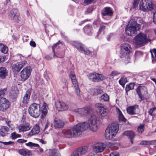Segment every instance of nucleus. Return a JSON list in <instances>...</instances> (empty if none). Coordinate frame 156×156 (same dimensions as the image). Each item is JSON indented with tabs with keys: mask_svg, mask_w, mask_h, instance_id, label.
Instances as JSON below:
<instances>
[{
	"mask_svg": "<svg viewBox=\"0 0 156 156\" xmlns=\"http://www.w3.org/2000/svg\"><path fill=\"white\" fill-rule=\"evenodd\" d=\"M81 52L84 53L85 54L87 55H89V54H90L91 53V52L87 48H86L85 47V46H84L83 48V50H81L80 51Z\"/></svg>",
	"mask_w": 156,
	"mask_h": 156,
	"instance_id": "nucleus-43",
	"label": "nucleus"
},
{
	"mask_svg": "<svg viewBox=\"0 0 156 156\" xmlns=\"http://www.w3.org/2000/svg\"><path fill=\"white\" fill-rule=\"evenodd\" d=\"M0 50L4 54H6L8 51V47L5 45L0 44Z\"/></svg>",
	"mask_w": 156,
	"mask_h": 156,
	"instance_id": "nucleus-35",
	"label": "nucleus"
},
{
	"mask_svg": "<svg viewBox=\"0 0 156 156\" xmlns=\"http://www.w3.org/2000/svg\"><path fill=\"white\" fill-rule=\"evenodd\" d=\"M69 76L75 89L77 95L79 96H80V89L74 72L71 71Z\"/></svg>",
	"mask_w": 156,
	"mask_h": 156,
	"instance_id": "nucleus-9",
	"label": "nucleus"
},
{
	"mask_svg": "<svg viewBox=\"0 0 156 156\" xmlns=\"http://www.w3.org/2000/svg\"><path fill=\"white\" fill-rule=\"evenodd\" d=\"M92 10L91 8L89 7L87 8V10L85 11V14L91 13L92 12Z\"/></svg>",
	"mask_w": 156,
	"mask_h": 156,
	"instance_id": "nucleus-58",
	"label": "nucleus"
},
{
	"mask_svg": "<svg viewBox=\"0 0 156 156\" xmlns=\"http://www.w3.org/2000/svg\"><path fill=\"white\" fill-rule=\"evenodd\" d=\"M8 130L9 129L7 127H2L0 129V134L2 136H5L7 134Z\"/></svg>",
	"mask_w": 156,
	"mask_h": 156,
	"instance_id": "nucleus-33",
	"label": "nucleus"
},
{
	"mask_svg": "<svg viewBox=\"0 0 156 156\" xmlns=\"http://www.w3.org/2000/svg\"><path fill=\"white\" fill-rule=\"evenodd\" d=\"M17 95H16L14 94H11L10 93L9 95V98L12 101H14L16 100V98H17Z\"/></svg>",
	"mask_w": 156,
	"mask_h": 156,
	"instance_id": "nucleus-51",
	"label": "nucleus"
},
{
	"mask_svg": "<svg viewBox=\"0 0 156 156\" xmlns=\"http://www.w3.org/2000/svg\"><path fill=\"white\" fill-rule=\"evenodd\" d=\"M21 135L20 134L16 133L15 132H13L11 134V137L12 139L21 137Z\"/></svg>",
	"mask_w": 156,
	"mask_h": 156,
	"instance_id": "nucleus-44",
	"label": "nucleus"
},
{
	"mask_svg": "<svg viewBox=\"0 0 156 156\" xmlns=\"http://www.w3.org/2000/svg\"><path fill=\"white\" fill-rule=\"evenodd\" d=\"M25 145L26 146L30 147L31 148H33L34 147H39V145L38 144H34L30 142H29L27 143H26Z\"/></svg>",
	"mask_w": 156,
	"mask_h": 156,
	"instance_id": "nucleus-39",
	"label": "nucleus"
},
{
	"mask_svg": "<svg viewBox=\"0 0 156 156\" xmlns=\"http://www.w3.org/2000/svg\"><path fill=\"white\" fill-rule=\"evenodd\" d=\"M117 113L118 115V117H124L122 113L121 112L118 108H117L116 109Z\"/></svg>",
	"mask_w": 156,
	"mask_h": 156,
	"instance_id": "nucleus-54",
	"label": "nucleus"
},
{
	"mask_svg": "<svg viewBox=\"0 0 156 156\" xmlns=\"http://www.w3.org/2000/svg\"><path fill=\"white\" fill-rule=\"evenodd\" d=\"M138 105H135L129 106L126 109L127 112L129 114L133 115L136 114L138 110Z\"/></svg>",
	"mask_w": 156,
	"mask_h": 156,
	"instance_id": "nucleus-21",
	"label": "nucleus"
},
{
	"mask_svg": "<svg viewBox=\"0 0 156 156\" xmlns=\"http://www.w3.org/2000/svg\"><path fill=\"white\" fill-rule=\"evenodd\" d=\"M121 73L117 71H113L111 73V76L113 77L120 74Z\"/></svg>",
	"mask_w": 156,
	"mask_h": 156,
	"instance_id": "nucleus-52",
	"label": "nucleus"
},
{
	"mask_svg": "<svg viewBox=\"0 0 156 156\" xmlns=\"http://www.w3.org/2000/svg\"><path fill=\"white\" fill-rule=\"evenodd\" d=\"M62 43L60 42V41H58L57 43H56L52 47V49L53 50V51L54 53V56H55L56 57H59V58H62L63 57V56H60L58 54H55V49L56 48H59L62 47Z\"/></svg>",
	"mask_w": 156,
	"mask_h": 156,
	"instance_id": "nucleus-28",
	"label": "nucleus"
},
{
	"mask_svg": "<svg viewBox=\"0 0 156 156\" xmlns=\"http://www.w3.org/2000/svg\"><path fill=\"white\" fill-rule=\"evenodd\" d=\"M84 32L87 34L91 35L93 33L92 26L90 25H87L83 28Z\"/></svg>",
	"mask_w": 156,
	"mask_h": 156,
	"instance_id": "nucleus-30",
	"label": "nucleus"
},
{
	"mask_svg": "<svg viewBox=\"0 0 156 156\" xmlns=\"http://www.w3.org/2000/svg\"><path fill=\"white\" fill-rule=\"evenodd\" d=\"M75 112L80 114L81 116H88V114H91L92 108L90 107H85L75 110Z\"/></svg>",
	"mask_w": 156,
	"mask_h": 156,
	"instance_id": "nucleus-11",
	"label": "nucleus"
},
{
	"mask_svg": "<svg viewBox=\"0 0 156 156\" xmlns=\"http://www.w3.org/2000/svg\"><path fill=\"white\" fill-rule=\"evenodd\" d=\"M49 156H61L60 154L55 150H51L49 151Z\"/></svg>",
	"mask_w": 156,
	"mask_h": 156,
	"instance_id": "nucleus-36",
	"label": "nucleus"
},
{
	"mask_svg": "<svg viewBox=\"0 0 156 156\" xmlns=\"http://www.w3.org/2000/svg\"><path fill=\"white\" fill-rule=\"evenodd\" d=\"M148 41L147 37L146 34L140 33L136 36L133 42L136 45H143Z\"/></svg>",
	"mask_w": 156,
	"mask_h": 156,
	"instance_id": "nucleus-6",
	"label": "nucleus"
},
{
	"mask_svg": "<svg viewBox=\"0 0 156 156\" xmlns=\"http://www.w3.org/2000/svg\"><path fill=\"white\" fill-rule=\"evenodd\" d=\"M0 143L3 144L5 145H8L11 144L13 143V142L11 141H9L8 142H4L2 141H0Z\"/></svg>",
	"mask_w": 156,
	"mask_h": 156,
	"instance_id": "nucleus-57",
	"label": "nucleus"
},
{
	"mask_svg": "<svg viewBox=\"0 0 156 156\" xmlns=\"http://www.w3.org/2000/svg\"><path fill=\"white\" fill-rule=\"evenodd\" d=\"M134 84L133 83H130L129 85L126 86L125 90L126 92L129 91V90H132L134 88Z\"/></svg>",
	"mask_w": 156,
	"mask_h": 156,
	"instance_id": "nucleus-41",
	"label": "nucleus"
},
{
	"mask_svg": "<svg viewBox=\"0 0 156 156\" xmlns=\"http://www.w3.org/2000/svg\"><path fill=\"white\" fill-rule=\"evenodd\" d=\"M7 87L0 89V98H4L3 97L4 96L5 94L7 93Z\"/></svg>",
	"mask_w": 156,
	"mask_h": 156,
	"instance_id": "nucleus-38",
	"label": "nucleus"
},
{
	"mask_svg": "<svg viewBox=\"0 0 156 156\" xmlns=\"http://www.w3.org/2000/svg\"><path fill=\"white\" fill-rule=\"evenodd\" d=\"M123 135L127 136L130 139V142L131 144H133V138L134 137L135 135L133 131L131 130L125 131L123 133Z\"/></svg>",
	"mask_w": 156,
	"mask_h": 156,
	"instance_id": "nucleus-27",
	"label": "nucleus"
},
{
	"mask_svg": "<svg viewBox=\"0 0 156 156\" xmlns=\"http://www.w3.org/2000/svg\"><path fill=\"white\" fill-rule=\"evenodd\" d=\"M108 111V108L105 106L99 110V113L101 116H104L107 115Z\"/></svg>",
	"mask_w": 156,
	"mask_h": 156,
	"instance_id": "nucleus-34",
	"label": "nucleus"
},
{
	"mask_svg": "<svg viewBox=\"0 0 156 156\" xmlns=\"http://www.w3.org/2000/svg\"><path fill=\"white\" fill-rule=\"evenodd\" d=\"M75 126L72 128L65 130L62 132V133L64 137L70 138L76 137L79 135L76 130L75 129Z\"/></svg>",
	"mask_w": 156,
	"mask_h": 156,
	"instance_id": "nucleus-8",
	"label": "nucleus"
},
{
	"mask_svg": "<svg viewBox=\"0 0 156 156\" xmlns=\"http://www.w3.org/2000/svg\"><path fill=\"white\" fill-rule=\"evenodd\" d=\"M140 28V26L137 23L133 20H131L126 25L125 30L127 34L129 36H133L136 34L137 31Z\"/></svg>",
	"mask_w": 156,
	"mask_h": 156,
	"instance_id": "nucleus-3",
	"label": "nucleus"
},
{
	"mask_svg": "<svg viewBox=\"0 0 156 156\" xmlns=\"http://www.w3.org/2000/svg\"><path fill=\"white\" fill-rule=\"evenodd\" d=\"M73 45L80 52L83 50L84 45L78 41H74L72 43Z\"/></svg>",
	"mask_w": 156,
	"mask_h": 156,
	"instance_id": "nucleus-32",
	"label": "nucleus"
},
{
	"mask_svg": "<svg viewBox=\"0 0 156 156\" xmlns=\"http://www.w3.org/2000/svg\"><path fill=\"white\" fill-rule=\"evenodd\" d=\"M95 105L96 107L99 110L101 108H102L103 107H104L106 106L104 104H101L100 103H97L95 104Z\"/></svg>",
	"mask_w": 156,
	"mask_h": 156,
	"instance_id": "nucleus-50",
	"label": "nucleus"
},
{
	"mask_svg": "<svg viewBox=\"0 0 156 156\" xmlns=\"http://www.w3.org/2000/svg\"><path fill=\"white\" fill-rule=\"evenodd\" d=\"M156 110V107L151 108L148 111L149 114L151 116H154V114L155 110Z\"/></svg>",
	"mask_w": 156,
	"mask_h": 156,
	"instance_id": "nucleus-48",
	"label": "nucleus"
},
{
	"mask_svg": "<svg viewBox=\"0 0 156 156\" xmlns=\"http://www.w3.org/2000/svg\"><path fill=\"white\" fill-rule=\"evenodd\" d=\"M92 148L95 153H101L104 150L105 146L102 143H96L93 145Z\"/></svg>",
	"mask_w": 156,
	"mask_h": 156,
	"instance_id": "nucleus-13",
	"label": "nucleus"
},
{
	"mask_svg": "<svg viewBox=\"0 0 156 156\" xmlns=\"http://www.w3.org/2000/svg\"><path fill=\"white\" fill-rule=\"evenodd\" d=\"M31 72V69L30 66L25 68L21 72V77L22 79L25 80L29 77Z\"/></svg>",
	"mask_w": 156,
	"mask_h": 156,
	"instance_id": "nucleus-14",
	"label": "nucleus"
},
{
	"mask_svg": "<svg viewBox=\"0 0 156 156\" xmlns=\"http://www.w3.org/2000/svg\"><path fill=\"white\" fill-rule=\"evenodd\" d=\"M26 140H24L23 139H19L17 140V142L20 143H23L27 142Z\"/></svg>",
	"mask_w": 156,
	"mask_h": 156,
	"instance_id": "nucleus-60",
	"label": "nucleus"
},
{
	"mask_svg": "<svg viewBox=\"0 0 156 156\" xmlns=\"http://www.w3.org/2000/svg\"><path fill=\"white\" fill-rule=\"evenodd\" d=\"M30 44L31 46L34 47H35L36 46V44L34 41H31L30 42Z\"/></svg>",
	"mask_w": 156,
	"mask_h": 156,
	"instance_id": "nucleus-62",
	"label": "nucleus"
},
{
	"mask_svg": "<svg viewBox=\"0 0 156 156\" xmlns=\"http://www.w3.org/2000/svg\"><path fill=\"white\" fill-rule=\"evenodd\" d=\"M102 91L98 89H92L91 90V94L94 95H97L99 94H101Z\"/></svg>",
	"mask_w": 156,
	"mask_h": 156,
	"instance_id": "nucleus-37",
	"label": "nucleus"
},
{
	"mask_svg": "<svg viewBox=\"0 0 156 156\" xmlns=\"http://www.w3.org/2000/svg\"><path fill=\"white\" fill-rule=\"evenodd\" d=\"M30 124L29 123H25L21 124L17 127L19 133L28 131L30 129Z\"/></svg>",
	"mask_w": 156,
	"mask_h": 156,
	"instance_id": "nucleus-20",
	"label": "nucleus"
},
{
	"mask_svg": "<svg viewBox=\"0 0 156 156\" xmlns=\"http://www.w3.org/2000/svg\"><path fill=\"white\" fill-rule=\"evenodd\" d=\"M109 156H119V154L118 152L116 151H114L110 154Z\"/></svg>",
	"mask_w": 156,
	"mask_h": 156,
	"instance_id": "nucleus-55",
	"label": "nucleus"
},
{
	"mask_svg": "<svg viewBox=\"0 0 156 156\" xmlns=\"http://www.w3.org/2000/svg\"><path fill=\"white\" fill-rule=\"evenodd\" d=\"M139 1L137 0H134L133 3V6L134 8H136L138 5Z\"/></svg>",
	"mask_w": 156,
	"mask_h": 156,
	"instance_id": "nucleus-61",
	"label": "nucleus"
},
{
	"mask_svg": "<svg viewBox=\"0 0 156 156\" xmlns=\"http://www.w3.org/2000/svg\"><path fill=\"white\" fill-rule=\"evenodd\" d=\"M151 55V57L152 58V62L154 61L153 59L154 58H156V49L154 48L153 49L152 51H150Z\"/></svg>",
	"mask_w": 156,
	"mask_h": 156,
	"instance_id": "nucleus-45",
	"label": "nucleus"
},
{
	"mask_svg": "<svg viewBox=\"0 0 156 156\" xmlns=\"http://www.w3.org/2000/svg\"><path fill=\"white\" fill-rule=\"evenodd\" d=\"M39 104L33 103L30 106L29 108V113L30 115L33 117H38L40 113Z\"/></svg>",
	"mask_w": 156,
	"mask_h": 156,
	"instance_id": "nucleus-7",
	"label": "nucleus"
},
{
	"mask_svg": "<svg viewBox=\"0 0 156 156\" xmlns=\"http://www.w3.org/2000/svg\"><path fill=\"white\" fill-rule=\"evenodd\" d=\"M26 62V61H24L21 62H18L13 65L12 67L13 70L17 72L20 71Z\"/></svg>",
	"mask_w": 156,
	"mask_h": 156,
	"instance_id": "nucleus-22",
	"label": "nucleus"
},
{
	"mask_svg": "<svg viewBox=\"0 0 156 156\" xmlns=\"http://www.w3.org/2000/svg\"><path fill=\"white\" fill-rule=\"evenodd\" d=\"M136 91L141 100H144L145 99L144 96L147 93L146 87H139L136 89Z\"/></svg>",
	"mask_w": 156,
	"mask_h": 156,
	"instance_id": "nucleus-15",
	"label": "nucleus"
},
{
	"mask_svg": "<svg viewBox=\"0 0 156 156\" xmlns=\"http://www.w3.org/2000/svg\"><path fill=\"white\" fill-rule=\"evenodd\" d=\"M105 119L104 118H91L88 122L80 123L74 126L79 135L89 128L90 130L94 132L97 131L99 127L104 124Z\"/></svg>",
	"mask_w": 156,
	"mask_h": 156,
	"instance_id": "nucleus-1",
	"label": "nucleus"
},
{
	"mask_svg": "<svg viewBox=\"0 0 156 156\" xmlns=\"http://www.w3.org/2000/svg\"><path fill=\"white\" fill-rule=\"evenodd\" d=\"M10 105V102L5 98H0V110L5 111L9 108Z\"/></svg>",
	"mask_w": 156,
	"mask_h": 156,
	"instance_id": "nucleus-12",
	"label": "nucleus"
},
{
	"mask_svg": "<svg viewBox=\"0 0 156 156\" xmlns=\"http://www.w3.org/2000/svg\"><path fill=\"white\" fill-rule=\"evenodd\" d=\"M53 125L55 129H61L63 127L64 122L58 118H55L54 119Z\"/></svg>",
	"mask_w": 156,
	"mask_h": 156,
	"instance_id": "nucleus-17",
	"label": "nucleus"
},
{
	"mask_svg": "<svg viewBox=\"0 0 156 156\" xmlns=\"http://www.w3.org/2000/svg\"><path fill=\"white\" fill-rule=\"evenodd\" d=\"M154 5L151 0H142L139 4V8L144 12H148L152 10Z\"/></svg>",
	"mask_w": 156,
	"mask_h": 156,
	"instance_id": "nucleus-5",
	"label": "nucleus"
},
{
	"mask_svg": "<svg viewBox=\"0 0 156 156\" xmlns=\"http://www.w3.org/2000/svg\"><path fill=\"white\" fill-rule=\"evenodd\" d=\"M77 150L80 156H81L84 155L87 152L88 148L87 146H84L78 148Z\"/></svg>",
	"mask_w": 156,
	"mask_h": 156,
	"instance_id": "nucleus-29",
	"label": "nucleus"
},
{
	"mask_svg": "<svg viewBox=\"0 0 156 156\" xmlns=\"http://www.w3.org/2000/svg\"><path fill=\"white\" fill-rule=\"evenodd\" d=\"M119 124L116 122L110 124L106 128L105 136L108 140H111L115 137L119 130Z\"/></svg>",
	"mask_w": 156,
	"mask_h": 156,
	"instance_id": "nucleus-2",
	"label": "nucleus"
},
{
	"mask_svg": "<svg viewBox=\"0 0 156 156\" xmlns=\"http://www.w3.org/2000/svg\"><path fill=\"white\" fill-rule=\"evenodd\" d=\"M19 93V91L17 87H13L12 88L10 93L17 96Z\"/></svg>",
	"mask_w": 156,
	"mask_h": 156,
	"instance_id": "nucleus-40",
	"label": "nucleus"
},
{
	"mask_svg": "<svg viewBox=\"0 0 156 156\" xmlns=\"http://www.w3.org/2000/svg\"><path fill=\"white\" fill-rule=\"evenodd\" d=\"M119 120L120 122H125L126 121V119L125 118H119Z\"/></svg>",
	"mask_w": 156,
	"mask_h": 156,
	"instance_id": "nucleus-64",
	"label": "nucleus"
},
{
	"mask_svg": "<svg viewBox=\"0 0 156 156\" xmlns=\"http://www.w3.org/2000/svg\"><path fill=\"white\" fill-rule=\"evenodd\" d=\"M8 71L4 67H0V78L2 79H4L8 75Z\"/></svg>",
	"mask_w": 156,
	"mask_h": 156,
	"instance_id": "nucleus-26",
	"label": "nucleus"
},
{
	"mask_svg": "<svg viewBox=\"0 0 156 156\" xmlns=\"http://www.w3.org/2000/svg\"><path fill=\"white\" fill-rule=\"evenodd\" d=\"M126 81V79L124 78H121L119 80V84L122 86H124L125 83Z\"/></svg>",
	"mask_w": 156,
	"mask_h": 156,
	"instance_id": "nucleus-46",
	"label": "nucleus"
},
{
	"mask_svg": "<svg viewBox=\"0 0 156 156\" xmlns=\"http://www.w3.org/2000/svg\"><path fill=\"white\" fill-rule=\"evenodd\" d=\"M70 156H80L77 149L71 154Z\"/></svg>",
	"mask_w": 156,
	"mask_h": 156,
	"instance_id": "nucleus-56",
	"label": "nucleus"
},
{
	"mask_svg": "<svg viewBox=\"0 0 156 156\" xmlns=\"http://www.w3.org/2000/svg\"><path fill=\"white\" fill-rule=\"evenodd\" d=\"M144 130V125H141L137 129V131L139 133H142Z\"/></svg>",
	"mask_w": 156,
	"mask_h": 156,
	"instance_id": "nucleus-47",
	"label": "nucleus"
},
{
	"mask_svg": "<svg viewBox=\"0 0 156 156\" xmlns=\"http://www.w3.org/2000/svg\"><path fill=\"white\" fill-rule=\"evenodd\" d=\"M101 98L104 101H107L109 100V97L107 94L105 93L101 96Z\"/></svg>",
	"mask_w": 156,
	"mask_h": 156,
	"instance_id": "nucleus-42",
	"label": "nucleus"
},
{
	"mask_svg": "<svg viewBox=\"0 0 156 156\" xmlns=\"http://www.w3.org/2000/svg\"><path fill=\"white\" fill-rule=\"evenodd\" d=\"M142 53L140 51H136L135 54V56L136 58H137L142 56Z\"/></svg>",
	"mask_w": 156,
	"mask_h": 156,
	"instance_id": "nucleus-53",
	"label": "nucleus"
},
{
	"mask_svg": "<svg viewBox=\"0 0 156 156\" xmlns=\"http://www.w3.org/2000/svg\"><path fill=\"white\" fill-rule=\"evenodd\" d=\"M93 1V0H84V2L86 4L88 5L90 4Z\"/></svg>",
	"mask_w": 156,
	"mask_h": 156,
	"instance_id": "nucleus-63",
	"label": "nucleus"
},
{
	"mask_svg": "<svg viewBox=\"0 0 156 156\" xmlns=\"http://www.w3.org/2000/svg\"><path fill=\"white\" fill-rule=\"evenodd\" d=\"M6 56H0V63L3 62L5 60Z\"/></svg>",
	"mask_w": 156,
	"mask_h": 156,
	"instance_id": "nucleus-59",
	"label": "nucleus"
},
{
	"mask_svg": "<svg viewBox=\"0 0 156 156\" xmlns=\"http://www.w3.org/2000/svg\"><path fill=\"white\" fill-rule=\"evenodd\" d=\"M40 131V128L39 126L36 124L34 126L32 129L28 133V135L32 136L37 134L39 133Z\"/></svg>",
	"mask_w": 156,
	"mask_h": 156,
	"instance_id": "nucleus-25",
	"label": "nucleus"
},
{
	"mask_svg": "<svg viewBox=\"0 0 156 156\" xmlns=\"http://www.w3.org/2000/svg\"><path fill=\"white\" fill-rule=\"evenodd\" d=\"M48 105L45 103H44L42 107L40 109L39 115L41 114V117L46 116L48 112Z\"/></svg>",
	"mask_w": 156,
	"mask_h": 156,
	"instance_id": "nucleus-19",
	"label": "nucleus"
},
{
	"mask_svg": "<svg viewBox=\"0 0 156 156\" xmlns=\"http://www.w3.org/2000/svg\"><path fill=\"white\" fill-rule=\"evenodd\" d=\"M150 141L143 140L140 143V144L142 145H150Z\"/></svg>",
	"mask_w": 156,
	"mask_h": 156,
	"instance_id": "nucleus-49",
	"label": "nucleus"
},
{
	"mask_svg": "<svg viewBox=\"0 0 156 156\" xmlns=\"http://www.w3.org/2000/svg\"><path fill=\"white\" fill-rule=\"evenodd\" d=\"M30 92L29 91H27L26 93L23 97L22 100V106H23L25 105L27 106V105L28 103L30 98Z\"/></svg>",
	"mask_w": 156,
	"mask_h": 156,
	"instance_id": "nucleus-23",
	"label": "nucleus"
},
{
	"mask_svg": "<svg viewBox=\"0 0 156 156\" xmlns=\"http://www.w3.org/2000/svg\"><path fill=\"white\" fill-rule=\"evenodd\" d=\"M131 49V47L129 44L124 43L121 46L120 57L125 61L126 63L129 62L130 57L129 55Z\"/></svg>",
	"mask_w": 156,
	"mask_h": 156,
	"instance_id": "nucleus-4",
	"label": "nucleus"
},
{
	"mask_svg": "<svg viewBox=\"0 0 156 156\" xmlns=\"http://www.w3.org/2000/svg\"><path fill=\"white\" fill-rule=\"evenodd\" d=\"M55 106L57 109L59 111H66L69 108L68 105L67 104L59 101L56 102Z\"/></svg>",
	"mask_w": 156,
	"mask_h": 156,
	"instance_id": "nucleus-16",
	"label": "nucleus"
},
{
	"mask_svg": "<svg viewBox=\"0 0 156 156\" xmlns=\"http://www.w3.org/2000/svg\"><path fill=\"white\" fill-rule=\"evenodd\" d=\"M102 14L103 16H111L113 15V12L110 7H106L102 11Z\"/></svg>",
	"mask_w": 156,
	"mask_h": 156,
	"instance_id": "nucleus-24",
	"label": "nucleus"
},
{
	"mask_svg": "<svg viewBox=\"0 0 156 156\" xmlns=\"http://www.w3.org/2000/svg\"><path fill=\"white\" fill-rule=\"evenodd\" d=\"M88 78L90 80L95 82L102 81L106 79L105 76L95 72L90 73Z\"/></svg>",
	"mask_w": 156,
	"mask_h": 156,
	"instance_id": "nucleus-10",
	"label": "nucleus"
},
{
	"mask_svg": "<svg viewBox=\"0 0 156 156\" xmlns=\"http://www.w3.org/2000/svg\"><path fill=\"white\" fill-rule=\"evenodd\" d=\"M18 152L23 156H31L32 154L30 151L27 149H21L19 150Z\"/></svg>",
	"mask_w": 156,
	"mask_h": 156,
	"instance_id": "nucleus-31",
	"label": "nucleus"
},
{
	"mask_svg": "<svg viewBox=\"0 0 156 156\" xmlns=\"http://www.w3.org/2000/svg\"><path fill=\"white\" fill-rule=\"evenodd\" d=\"M9 19L12 22L18 23L19 21L18 16L16 15V10L13 9L9 14Z\"/></svg>",
	"mask_w": 156,
	"mask_h": 156,
	"instance_id": "nucleus-18",
	"label": "nucleus"
}]
</instances>
